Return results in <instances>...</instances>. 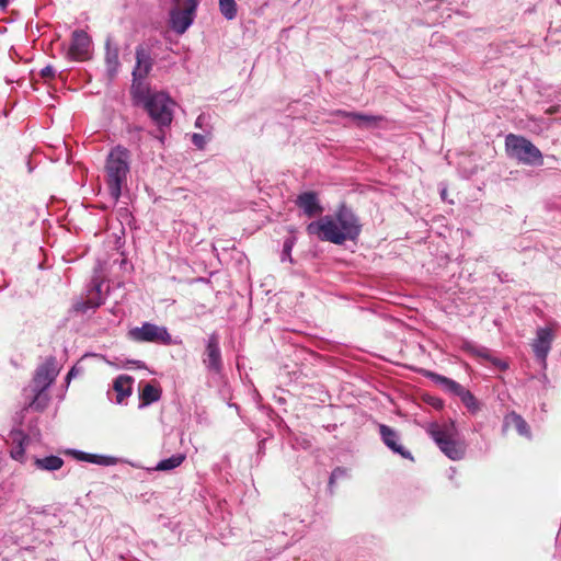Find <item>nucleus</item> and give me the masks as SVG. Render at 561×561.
Instances as JSON below:
<instances>
[{"label": "nucleus", "instance_id": "27", "mask_svg": "<svg viewBox=\"0 0 561 561\" xmlns=\"http://www.w3.org/2000/svg\"><path fill=\"white\" fill-rule=\"evenodd\" d=\"M350 116H352L354 119H356L358 122L359 126H373L378 121H380V117L373 116V115L352 113V114H350Z\"/></svg>", "mask_w": 561, "mask_h": 561}, {"label": "nucleus", "instance_id": "11", "mask_svg": "<svg viewBox=\"0 0 561 561\" xmlns=\"http://www.w3.org/2000/svg\"><path fill=\"white\" fill-rule=\"evenodd\" d=\"M553 337V331L550 328H539L536 332V339L533 342V351L536 357L542 363H546Z\"/></svg>", "mask_w": 561, "mask_h": 561}, {"label": "nucleus", "instance_id": "9", "mask_svg": "<svg viewBox=\"0 0 561 561\" xmlns=\"http://www.w3.org/2000/svg\"><path fill=\"white\" fill-rule=\"evenodd\" d=\"M203 364L205 365L207 370L211 373L219 374L222 369L219 337L216 333H213L208 336L203 357Z\"/></svg>", "mask_w": 561, "mask_h": 561}, {"label": "nucleus", "instance_id": "13", "mask_svg": "<svg viewBox=\"0 0 561 561\" xmlns=\"http://www.w3.org/2000/svg\"><path fill=\"white\" fill-rule=\"evenodd\" d=\"M296 204L308 217H314L323 211L318 195L314 192L301 193L298 195Z\"/></svg>", "mask_w": 561, "mask_h": 561}, {"label": "nucleus", "instance_id": "6", "mask_svg": "<svg viewBox=\"0 0 561 561\" xmlns=\"http://www.w3.org/2000/svg\"><path fill=\"white\" fill-rule=\"evenodd\" d=\"M432 438L439 449L451 460H459L465 455V447L461 443L454 439V425L438 426L431 425L428 430Z\"/></svg>", "mask_w": 561, "mask_h": 561}, {"label": "nucleus", "instance_id": "18", "mask_svg": "<svg viewBox=\"0 0 561 561\" xmlns=\"http://www.w3.org/2000/svg\"><path fill=\"white\" fill-rule=\"evenodd\" d=\"M134 378L128 375H119L113 382V389L116 392V402L123 401L131 394Z\"/></svg>", "mask_w": 561, "mask_h": 561}, {"label": "nucleus", "instance_id": "2", "mask_svg": "<svg viewBox=\"0 0 561 561\" xmlns=\"http://www.w3.org/2000/svg\"><path fill=\"white\" fill-rule=\"evenodd\" d=\"M105 184L110 196L117 202L123 190L127 186L130 172V152L123 146L112 148L106 157Z\"/></svg>", "mask_w": 561, "mask_h": 561}, {"label": "nucleus", "instance_id": "38", "mask_svg": "<svg viewBox=\"0 0 561 561\" xmlns=\"http://www.w3.org/2000/svg\"><path fill=\"white\" fill-rule=\"evenodd\" d=\"M442 195H443V196H446V191H445V190H444V191H442Z\"/></svg>", "mask_w": 561, "mask_h": 561}, {"label": "nucleus", "instance_id": "37", "mask_svg": "<svg viewBox=\"0 0 561 561\" xmlns=\"http://www.w3.org/2000/svg\"><path fill=\"white\" fill-rule=\"evenodd\" d=\"M440 407H442V402L437 401V408H440Z\"/></svg>", "mask_w": 561, "mask_h": 561}, {"label": "nucleus", "instance_id": "7", "mask_svg": "<svg viewBox=\"0 0 561 561\" xmlns=\"http://www.w3.org/2000/svg\"><path fill=\"white\" fill-rule=\"evenodd\" d=\"M129 337L140 343H157L169 345L172 343L171 335L165 327L150 322H144L141 327L129 330Z\"/></svg>", "mask_w": 561, "mask_h": 561}, {"label": "nucleus", "instance_id": "14", "mask_svg": "<svg viewBox=\"0 0 561 561\" xmlns=\"http://www.w3.org/2000/svg\"><path fill=\"white\" fill-rule=\"evenodd\" d=\"M10 440L12 448L10 450L11 457L20 462L25 460V448L28 444V436L21 430H13L10 432Z\"/></svg>", "mask_w": 561, "mask_h": 561}, {"label": "nucleus", "instance_id": "28", "mask_svg": "<svg viewBox=\"0 0 561 561\" xmlns=\"http://www.w3.org/2000/svg\"><path fill=\"white\" fill-rule=\"evenodd\" d=\"M101 304H102V300L100 297H98L96 299L89 298L87 301L77 302L75 305V308L77 311L87 312L90 309H95Z\"/></svg>", "mask_w": 561, "mask_h": 561}, {"label": "nucleus", "instance_id": "1", "mask_svg": "<svg viewBox=\"0 0 561 561\" xmlns=\"http://www.w3.org/2000/svg\"><path fill=\"white\" fill-rule=\"evenodd\" d=\"M307 232L321 241L342 244L346 240L356 239L360 232V226L356 216L346 207H342L335 217L324 216L311 221L307 226Z\"/></svg>", "mask_w": 561, "mask_h": 561}, {"label": "nucleus", "instance_id": "21", "mask_svg": "<svg viewBox=\"0 0 561 561\" xmlns=\"http://www.w3.org/2000/svg\"><path fill=\"white\" fill-rule=\"evenodd\" d=\"M140 407L149 405L161 398V389L152 383H146L140 391Z\"/></svg>", "mask_w": 561, "mask_h": 561}, {"label": "nucleus", "instance_id": "23", "mask_svg": "<svg viewBox=\"0 0 561 561\" xmlns=\"http://www.w3.org/2000/svg\"><path fill=\"white\" fill-rule=\"evenodd\" d=\"M186 456L184 454H175L167 459H162L159 461L153 468L157 471H170L178 467H180L185 460Z\"/></svg>", "mask_w": 561, "mask_h": 561}, {"label": "nucleus", "instance_id": "33", "mask_svg": "<svg viewBox=\"0 0 561 561\" xmlns=\"http://www.w3.org/2000/svg\"><path fill=\"white\" fill-rule=\"evenodd\" d=\"M342 473V470L341 469H335L332 474H331V479H330V482L332 483L334 479H336L340 474Z\"/></svg>", "mask_w": 561, "mask_h": 561}, {"label": "nucleus", "instance_id": "12", "mask_svg": "<svg viewBox=\"0 0 561 561\" xmlns=\"http://www.w3.org/2000/svg\"><path fill=\"white\" fill-rule=\"evenodd\" d=\"M152 68V59L148 49L144 46L136 48V66L133 70V84H142L141 80L150 72Z\"/></svg>", "mask_w": 561, "mask_h": 561}, {"label": "nucleus", "instance_id": "15", "mask_svg": "<svg viewBox=\"0 0 561 561\" xmlns=\"http://www.w3.org/2000/svg\"><path fill=\"white\" fill-rule=\"evenodd\" d=\"M70 455L73 456L75 459L79 461L95 463L100 466H114L117 463V459L112 456H103L98 454H89L81 450L72 449L69 451Z\"/></svg>", "mask_w": 561, "mask_h": 561}, {"label": "nucleus", "instance_id": "31", "mask_svg": "<svg viewBox=\"0 0 561 561\" xmlns=\"http://www.w3.org/2000/svg\"><path fill=\"white\" fill-rule=\"evenodd\" d=\"M42 76L43 77H54L55 76V70L53 67L50 66H47L45 68L42 69Z\"/></svg>", "mask_w": 561, "mask_h": 561}, {"label": "nucleus", "instance_id": "20", "mask_svg": "<svg viewBox=\"0 0 561 561\" xmlns=\"http://www.w3.org/2000/svg\"><path fill=\"white\" fill-rule=\"evenodd\" d=\"M105 47L106 72L110 78H114L117 75L121 65L118 59V48L116 46H112L110 38L106 41Z\"/></svg>", "mask_w": 561, "mask_h": 561}, {"label": "nucleus", "instance_id": "16", "mask_svg": "<svg viewBox=\"0 0 561 561\" xmlns=\"http://www.w3.org/2000/svg\"><path fill=\"white\" fill-rule=\"evenodd\" d=\"M379 432H380V435H381V438H382L383 443L391 450H393L394 453L400 454L404 458L412 459L411 454L409 451L404 450V448L401 445L398 444V435H397V433L392 428H390L387 425H380L379 426Z\"/></svg>", "mask_w": 561, "mask_h": 561}, {"label": "nucleus", "instance_id": "25", "mask_svg": "<svg viewBox=\"0 0 561 561\" xmlns=\"http://www.w3.org/2000/svg\"><path fill=\"white\" fill-rule=\"evenodd\" d=\"M219 11L227 20H233L237 16L238 9L234 0H219Z\"/></svg>", "mask_w": 561, "mask_h": 561}, {"label": "nucleus", "instance_id": "4", "mask_svg": "<svg viewBox=\"0 0 561 561\" xmlns=\"http://www.w3.org/2000/svg\"><path fill=\"white\" fill-rule=\"evenodd\" d=\"M505 149L510 158L526 165H542L541 151L527 138L508 134L505 138Z\"/></svg>", "mask_w": 561, "mask_h": 561}, {"label": "nucleus", "instance_id": "32", "mask_svg": "<svg viewBox=\"0 0 561 561\" xmlns=\"http://www.w3.org/2000/svg\"><path fill=\"white\" fill-rule=\"evenodd\" d=\"M206 119V117L204 115H199L195 122V126L196 127H202L204 121Z\"/></svg>", "mask_w": 561, "mask_h": 561}, {"label": "nucleus", "instance_id": "17", "mask_svg": "<svg viewBox=\"0 0 561 561\" xmlns=\"http://www.w3.org/2000/svg\"><path fill=\"white\" fill-rule=\"evenodd\" d=\"M462 350H465L466 352H468L477 357L492 362L494 365L501 367L502 369H505L507 367V365L502 363L500 359H495L492 356L491 351L484 346L477 345L470 341H465L462 344Z\"/></svg>", "mask_w": 561, "mask_h": 561}, {"label": "nucleus", "instance_id": "39", "mask_svg": "<svg viewBox=\"0 0 561 561\" xmlns=\"http://www.w3.org/2000/svg\"><path fill=\"white\" fill-rule=\"evenodd\" d=\"M442 195H443V196H446V191H445V190H444V191H442Z\"/></svg>", "mask_w": 561, "mask_h": 561}, {"label": "nucleus", "instance_id": "34", "mask_svg": "<svg viewBox=\"0 0 561 561\" xmlns=\"http://www.w3.org/2000/svg\"><path fill=\"white\" fill-rule=\"evenodd\" d=\"M76 375V367H72L67 375V379L72 378Z\"/></svg>", "mask_w": 561, "mask_h": 561}, {"label": "nucleus", "instance_id": "3", "mask_svg": "<svg viewBox=\"0 0 561 561\" xmlns=\"http://www.w3.org/2000/svg\"><path fill=\"white\" fill-rule=\"evenodd\" d=\"M134 99L142 103L152 121L163 127L169 126L173 117L174 103L164 92H150L142 84H133Z\"/></svg>", "mask_w": 561, "mask_h": 561}, {"label": "nucleus", "instance_id": "36", "mask_svg": "<svg viewBox=\"0 0 561 561\" xmlns=\"http://www.w3.org/2000/svg\"><path fill=\"white\" fill-rule=\"evenodd\" d=\"M94 289L96 291V295L99 296L100 295V291H101V284H98L94 286Z\"/></svg>", "mask_w": 561, "mask_h": 561}, {"label": "nucleus", "instance_id": "29", "mask_svg": "<svg viewBox=\"0 0 561 561\" xmlns=\"http://www.w3.org/2000/svg\"><path fill=\"white\" fill-rule=\"evenodd\" d=\"M293 247H294V241L293 240L287 239L284 242V248H283V253H282V261H285V260L291 261L290 253H291Z\"/></svg>", "mask_w": 561, "mask_h": 561}, {"label": "nucleus", "instance_id": "26", "mask_svg": "<svg viewBox=\"0 0 561 561\" xmlns=\"http://www.w3.org/2000/svg\"><path fill=\"white\" fill-rule=\"evenodd\" d=\"M458 397H460L462 403L468 408V410L472 413H476L479 410V404L474 398V396L467 389H462Z\"/></svg>", "mask_w": 561, "mask_h": 561}, {"label": "nucleus", "instance_id": "5", "mask_svg": "<svg viewBox=\"0 0 561 561\" xmlns=\"http://www.w3.org/2000/svg\"><path fill=\"white\" fill-rule=\"evenodd\" d=\"M59 368L54 358L47 359L42 366H39L35 373L33 379V391L35 397L30 403V407L35 410H42L46 407L48 397L45 393L47 388L54 382L58 376Z\"/></svg>", "mask_w": 561, "mask_h": 561}, {"label": "nucleus", "instance_id": "30", "mask_svg": "<svg viewBox=\"0 0 561 561\" xmlns=\"http://www.w3.org/2000/svg\"><path fill=\"white\" fill-rule=\"evenodd\" d=\"M192 142L198 148L203 149L206 145V139L201 134H193L192 135Z\"/></svg>", "mask_w": 561, "mask_h": 561}, {"label": "nucleus", "instance_id": "24", "mask_svg": "<svg viewBox=\"0 0 561 561\" xmlns=\"http://www.w3.org/2000/svg\"><path fill=\"white\" fill-rule=\"evenodd\" d=\"M431 377L436 383L440 385L445 390H447L454 394L458 396L459 392L463 389V387L460 383H458L457 381L449 379L445 376H440L437 374H431Z\"/></svg>", "mask_w": 561, "mask_h": 561}, {"label": "nucleus", "instance_id": "19", "mask_svg": "<svg viewBox=\"0 0 561 561\" xmlns=\"http://www.w3.org/2000/svg\"><path fill=\"white\" fill-rule=\"evenodd\" d=\"M510 427H514L520 436H525L527 438L530 437L528 424L519 414L515 412H511L504 417L503 430L505 431Z\"/></svg>", "mask_w": 561, "mask_h": 561}, {"label": "nucleus", "instance_id": "8", "mask_svg": "<svg viewBox=\"0 0 561 561\" xmlns=\"http://www.w3.org/2000/svg\"><path fill=\"white\" fill-rule=\"evenodd\" d=\"M186 7L181 10L174 8L171 11V26L178 34H183L193 23L197 0H186Z\"/></svg>", "mask_w": 561, "mask_h": 561}, {"label": "nucleus", "instance_id": "22", "mask_svg": "<svg viewBox=\"0 0 561 561\" xmlns=\"http://www.w3.org/2000/svg\"><path fill=\"white\" fill-rule=\"evenodd\" d=\"M34 465L39 470L56 471L64 466V460L58 456H47L44 458H35Z\"/></svg>", "mask_w": 561, "mask_h": 561}, {"label": "nucleus", "instance_id": "35", "mask_svg": "<svg viewBox=\"0 0 561 561\" xmlns=\"http://www.w3.org/2000/svg\"><path fill=\"white\" fill-rule=\"evenodd\" d=\"M11 0H0V8H5Z\"/></svg>", "mask_w": 561, "mask_h": 561}, {"label": "nucleus", "instance_id": "10", "mask_svg": "<svg viewBox=\"0 0 561 561\" xmlns=\"http://www.w3.org/2000/svg\"><path fill=\"white\" fill-rule=\"evenodd\" d=\"M90 46L91 39L89 35L82 30H77L72 33L68 54L75 60H85L90 57Z\"/></svg>", "mask_w": 561, "mask_h": 561}]
</instances>
